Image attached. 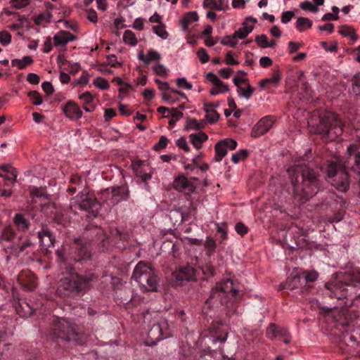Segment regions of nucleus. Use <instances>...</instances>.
<instances>
[{"label": "nucleus", "mask_w": 360, "mask_h": 360, "mask_svg": "<svg viewBox=\"0 0 360 360\" xmlns=\"http://www.w3.org/2000/svg\"><path fill=\"white\" fill-rule=\"evenodd\" d=\"M15 238V233L10 227L6 228L0 236V244L3 243V240L13 241Z\"/></svg>", "instance_id": "c9c22d12"}, {"label": "nucleus", "mask_w": 360, "mask_h": 360, "mask_svg": "<svg viewBox=\"0 0 360 360\" xmlns=\"http://www.w3.org/2000/svg\"><path fill=\"white\" fill-rule=\"evenodd\" d=\"M225 62L229 65H236L239 63L238 60L234 58L233 54L231 51L226 53Z\"/></svg>", "instance_id": "052dcab7"}, {"label": "nucleus", "mask_w": 360, "mask_h": 360, "mask_svg": "<svg viewBox=\"0 0 360 360\" xmlns=\"http://www.w3.org/2000/svg\"><path fill=\"white\" fill-rule=\"evenodd\" d=\"M76 37L70 32L60 30L53 37V44L56 47H65L70 41H74Z\"/></svg>", "instance_id": "dca6fc26"}, {"label": "nucleus", "mask_w": 360, "mask_h": 360, "mask_svg": "<svg viewBox=\"0 0 360 360\" xmlns=\"http://www.w3.org/2000/svg\"><path fill=\"white\" fill-rule=\"evenodd\" d=\"M330 291V297L338 300L349 297L352 300L360 296V278L347 275L344 281H334L326 285Z\"/></svg>", "instance_id": "20e7f679"}, {"label": "nucleus", "mask_w": 360, "mask_h": 360, "mask_svg": "<svg viewBox=\"0 0 360 360\" xmlns=\"http://www.w3.org/2000/svg\"><path fill=\"white\" fill-rule=\"evenodd\" d=\"M108 193H111V203L117 204L120 201L126 199L127 195L126 189L124 187L113 188L110 191L108 189Z\"/></svg>", "instance_id": "412c9836"}, {"label": "nucleus", "mask_w": 360, "mask_h": 360, "mask_svg": "<svg viewBox=\"0 0 360 360\" xmlns=\"http://www.w3.org/2000/svg\"><path fill=\"white\" fill-rule=\"evenodd\" d=\"M281 79V75L278 72H276L269 77L262 79L259 82V86L262 89H267L272 86H277Z\"/></svg>", "instance_id": "aec40b11"}, {"label": "nucleus", "mask_w": 360, "mask_h": 360, "mask_svg": "<svg viewBox=\"0 0 360 360\" xmlns=\"http://www.w3.org/2000/svg\"><path fill=\"white\" fill-rule=\"evenodd\" d=\"M123 40L125 44H129L131 46H135L138 43L136 34L131 30H127L124 32Z\"/></svg>", "instance_id": "c756f323"}, {"label": "nucleus", "mask_w": 360, "mask_h": 360, "mask_svg": "<svg viewBox=\"0 0 360 360\" xmlns=\"http://www.w3.org/2000/svg\"><path fill=\"white\" fill-rule=\"evenodd\" d=\"M207 139V135L202 131H199L198 133H193L189 136L190 141L197 150H199L202 148L203 143L205 142Z\"/></svg>", "instance_id": "4be33fe9"}, {"label": "nucleus", "mask_w": 360, "mask_h": 360, "mask_svg": "<svg viewBox=\"0 0 360 360\" xmlns=\"http://www.w3.org/2000/svg\"><path fill=\"white\" fill-rule=\"evenodd\" d=\"M52 50V39L51 37H47L43 45V52L48 53Z\"/></svg>", "instance_id": "e2e57ef3"}, {"label": "nucleus", "mask_w": 360, "mask_h": 360, "mask_svg": "<svg viewBox=\"0 0 360 360\" xmlns=\"http://www.w3.org/2000/svg\"><path fill=\"white\" fill-rule=\"evenodd\" d=\"M176 144L179 149L184 150L188 153L190 151V147L188 146L186 139L184 137H180L176 141Z\"/></svg>", "instance_id": "603ef678"}, {"label": "nucleus", "mask_w": 360, "mask_h": 360, "mask_svg": "<svg viewBox=\"0 0 360 360\" xmlns=\"http://www.w3.org/2000/svg\"><path fill=\"white\" fill-rule=\"evenodd\" d=\"M294 190V198L304 203L315 195L320 188L318 174L306 165H296L288 169Z\"/></svg>", "instance_id": "f257e3e1"}, {"label": "nucleus", "mask_w": 360, "mask_h": 360, "mask_svg": "<svg viewBox=\"0 0 360 360\" xmlns=\"http://www.w3.org/2000/svg\"><path fill=\"white\" fill-rule=\"evenodd\" d=\"M197 56L202 63H206L210 60V56L207 51L203 48H200L197 51Z\"/></svg>", "instance_id": "864d4df0"}, {"label": "nucleus", "mask_w": 360, "mask_h": 360, "mask_svg": "<svg viewBox=\"0 0 360 360\" xmlns=\"http://www.w3.org/2000/svg\"><path fill=\"white\" fill-rule=\"evenodd\" d=\"M86 18L93 23H96L98 21V16L94 9H89L86 11Z\"/></svg>", "instance_id": "bf43d9fd"}, {"label": "nucleus", "mask_w": 360, "mask_h": 360, "mask_svg": "<svg viewBox=\"0 0 360 360\" xmlns=\"http://www.w3.org/2000/svg\"><path fill=\"white\" fill-rule=\"evenodd\" d=\"M173 186L176 191L186 195L192 193L195 189V185L193 181L188 179L184 175L176 177L173 182Z\"/></svg>", "instance_id": "f8f14e48"}, {"label": "nucleus", "mask_w": 360, "mask_h": 360, "mask_svg": "<svg viewBox=\"0 0 360 360\" xmlns=\"http://www.w3.org/2000/svg\"><path fill=\"white\" fill-rule=\"evenodd\" d=\"M34 62L33 58L30 56H25L21 59L15 58L11 60V65L13 67H17L19 70H23L27 66L32 64Z\"/></svg>", "instance_id": "a878e982"}, {"label": "nucleus", "mask_w": 360, "mask_h": 360, "mask_svg": "<svg viewBox=\"0 0 360 360\" xmlns=\"http://www.w3.org/2000/svg\"><path fill=\"white\" fill-rule=\"evenodd\" d=\"M205 246V248L207 250V252L210 254L213 252L214 249L216 248V243L213 239L210 238H207Z\"/></svg>", "instance_id": "4d7b16f0"}, {"label": "nucleus", "mask_w": 360, "mask_h": 360, "mask_svg": "<svg viewBox=\"0 0 360 360\" xmlns=\"http://www.w3.org/2000/svg\"><path fill=\"white\" fill-rule=\"evenodd\" d=\"M349 166V162H344L341 168L338 167L336 164L330 163L326 169L329 183L341 192L347 191L349 188V176L347 169Z\"/></svg>", "instance_id": "0eeeda50"}, {"label": "nucleus", "mask_w": 360, "mask_h": 360, "mask_svg": "<svg viewBox=\"0 0 360 360\" xmlns=\"http://www.w3.org/2000/svg\"><path fill=\"white\" fill-rule=\"evenodd\" d=\"M148 335L151 339V343H146V345H154L162 340L169 338L171 335V332L167 320L160 318L155 321L148 331Z\"/></svg>", "instance_id": "9d476101"}, {"label": "nucleus", "mask_w": 360, "mask_h": 360, "mask_svg": "<svg viewBox=\"0 0 360 360\" xmlns=\"http://www.w3.org/2000/svg\"><path fill=\"white\" fill-rule=\"evenodd\" d=\"M93 84L96 87H97L98 89H101V90L108 89L110 87V84H109L108 80L105 79V78H103L101 77H96L94 80Z\"/></svg>", "instance_id": "58836bf2"}, {"label": "nucleus", "mask_w": 360, "mask_h": 360, "mask_svg": "<svg viewBox=\"0 0 360 360\" xmlns=\"http://www.w3.org/2000/svg\"><path fill=\"white\" fill-rule=\"evenodd\" d=\"M205 126L204 121L198 122L195 119L188 120L186 125V128L188 130H201Z\"/></svg>", "instance_id": "2f4dec72"}, {"label": "nucleus", "mask_w": 360, "mask_h": 360, "mask_svg": "<svg viewBox=\"0 0 360 360\" xmlns=\"http://www.w3.org/2000/svg\"><path fill=\"white\" fill-rule=\"evenodd\" d=\"M143 23H144V19L143 18H137L134 20L132 27L133 28L138 30H143Z\"/></svg>", "instance_id": "338daca9"}, {"label": "nucleus", "mask_w": 360, "mask_h": 360, "mask_svg": "<svg viewBox=\"0 0 360 360\" xmlns=\"http://www.w3.org/2000/svg\"><path fill=\"white\" fill-rule=\"evenodd\" d=\"M274 117L271 115L262 118L253 127L251 131V136L257 138L266 133L273 126Z\"/></svg>", "instance_id": "9b49d317"}, {"label": "nucleus", "mask_w": 360, "mask_h": 360, "mask_svg": "<svg viewBox=\"0 0 360 360\" xmlns=\"http://www.w3.org/2000/svg\"><path fill=\"white\" fill-rule=\"evenodd\" d=\"M14 223L20 230H25L28 227V222L20 214H16L14 217Z\"/></svg>", "instance_id": "f704fd0d"}, {"label": "nucleus", "mask_w": 360, "mask_h": 360, "mask_svg": "<svg viewBox=\"0 0 360 360\" xmlns=\"http://www.w3.org/2000/svg\"><path fill=\"white\" fill-rule=\"evenodd\" d=\"M235 230L242 236H245L248 231V227L243 223H237L235 226Z\"/></svg>", "instance_id": "13d9d810"}, {"label": "nucleus", "mask_w": 360, "mask_h": 360, "mask_svg": "<svg viewBox=\"0 0 360 360\" xmlns=\"http://www.w3.org/2000/svg\"><path fill=\"white\" fill-rule=\"evenodd\" d=\"M52 330L56 338L65 341L75 340L77 335L75 325L62 318L54 321Z\"/></svg>", "instance_id": "6e6552de"}, {"label": "nucleus", "mask_w": 360, "mask_h": 360, "mask_svg": "<svg viewBox=\"0 0 360 360\" xmlns=\"http://www.w3.org/2000/svg\"><path fill=\"white\" fill-rule=\"evenodd\" d=\"M310 132L318 134L326 142L339 138L343 132V124L332 112H314L307 120Z\"/></svg>", "instance_id": "7ed1b4c3"}, {"label": "nucleus", "mask_w": 360, "mask_h": 360, "mask_svg": "<svg viewBox=\"0 0 360 360\" xmlns=\"http://www.w3.org/2000/svg\"><path fill=\"white\" fill-rule=\"evenodd\" d=\"M215 160L217 162L221 161L223 158L226 155L227 150L223 145V142L220 141L215 145Z\"/></svg>", "instance_id": "7c9ffc66"}, {"label": "nucleus", "mask_w": 360, "mask_h": 360, "mask_svg": "<svg viewBox=\"0 0 360 360\" xmlns=\"http://www.w3.org/2000/svg\"><path fill=\"white\" fill-rule=\"evenodd\" d=\"M78 98L83 103V105H88L94 101V96L89 91L79 94Z\"/></svg>", "instance_id": "a18cd8bd"}, {"label": "nucleus", "mask_w": 360, "mask_h": 360, "mask_svg": "<svg viewBox=\"0 0 360 360\" xmlns=\"http://www.w3.org/2000/svg\"><path fill=\"white\" fill-rule=\"evenodd\" d=\"M255 41L257 43L259 47L262 49L269 48V41L267 37L265 34L258 35L255 38Z\"/></svg>", "instance_id": "de8ad7c7"}, {"label": "nucleus", "mask_w": 360, "mask_h": 360, "mask_svg": "<svg viewBox=\"0 0 360 360\" xmlns=\"http://www.w3.org/2000/svg\"><path fill=\"white\" fill-rule=\"evenodd\" d=\"M203 6L214 10L224 11L228 7V0H204Z\"/></svg>", "instance_id": "5701e85b"}, {"label": "nucleus", "mask_w": 360, "mask_h": 360, "mask_svg": "<svg viewBox=\"0 0 360 360\" xmlns=\"http://www.w3.org/2000/svg\"><path fill=\"white\" fill-rule=\"evenodd\" d=\"M229 91L228 84H225L222 81L219 80L217 84L213 85L210 89V94L212 96H216L219 94H223Z\"/></svg>", "instance_id": "cd10ccee"}, {"label": "nucleus", "mask_w": 360, "mask_h": 360, "mask_svg": "<svg viewBox=\"0 0 360 360\" xmlns=\"http://www.w3.org/2000/svg\"><path fill=\"white\" fill-rule=\"evenodd\" d=\"M168 142V139L165 136H162L160 138L159 141L154 145L153 149L156 151H160L167 147Z\"/></svg>", "instance_id": "49530a36"}, {"label": "nucleus", "mask_w": 360, "mask_h": 360, "mask_svg": "<svg viewBox=\"0 0 360 360\" xmlns=\"http://www.w3.org/2000/svg\"><path fill=\"white\" fill-rule=\"evenodd\" d=\"M133 278L140 286L148 291H155L158 281L154 270L143 262H139L134 268Z\"/></svg>", "instance_id": "423d86ee"}, {"label": "nucleus", "mask_w": 360, "mask_h": 360, "mask_svg": "<svg viewBox=\"0 0 360 360\" xmlns=\"http://www.w3.org/2000/svg\"><path fill=\"white\" fill-rule=\"evenodd\" d=\"M40 245L42 248L48 250L54 243V238L51 232L47 229H42L38 233Z\"/></svg>", "instance_id": "6ab92c4d"}, {"label": "nucleus", "mask_w": 360, "mask_h": 360, "mask_svg": "<svg viewBox=\"0 0 360 360\" xmlns=\"http://www.w3.org/2000/svg\"><path fill=\"white\" fill-rule=\"evenodd\" d=\"M300 7L301 9L304 11H309L312 13H317L319 11V8L316 6H314L311 1H305L300 4Z\"/></svg>", "instance_id": "c03bdc74"}, {"label": "nucleus", "mask_w": 360, "mask_h": 360, "mask_svg": "<svg viewBox=\"0 0 360 360\" xmlns=\"http://www.w3.org/2000/svg\"><path fill=\"white\" fill-rule=\"evenodd\" d=\"M12 6L17 9L25 7L30 4V0H12Z\"/></svg>", "instance_id": "6e6d98bb"}, {"label": "nucleus", "mask_w": 360, "mask_h": 360, "mask_svg": "<svg viewBox=\"0 0 360 360\" xmlns=\"http://www.w3.org/2000/svg\"><path fill=\"white\" fill-rule=\"evenodd\" d=\"M255 89L252 87L249 84H247L246 88H243V86L237 89V92L239 96L244 97L247 100L250 99L252 96Z\"/></svg>", "instance_id": "72a5a7b5"}, {"label": "nucleus", "mask_w": 360, "mask_h": 360, "mask_svg": "<svg viewBox=\"0 0 360 360\" xmlns=\"http://www.w3.org/2000/svg\"><path fill=\"white\" fill-rule=\"evenodd\" d=\"M347 151L349 159H354L355 163L352 166V169L360 175V146L349 145Z\"/></svg>", "instance_id": "f3484780"}, {"label": "nucleus", "mask_w": 360, "mask_h": 360, "mask_svg": "<svg viewBox=\"0 0 360 360\" xmlns=\"http://www.w3.org/2000/svg\"><path fill=\"white\" fill-rule=\"evenodd\" d=\"M237 292L238 290L234 287L233 281L227 278L217 283L207 300V304L216 307L219 304L228 306Z\"/></svg>", "instance_id": "39448f33"}, {"label": "nucleus", "mask_w": 360, "mask_h": 360, "mask_svg": "<svg viewBox=\"0 0 360 360\" xmlns=\"http://www.w3.org/2000/svg\"><path fill=\"white\" fill-rule=\"evenodd\" d=\"M11 41V35L6 31L0 32V43L3 46L8 45Z\"/></svg>", "instance_id": "3c124183"}, {"label": "nucleus", "mask_w": 360, "mask_h": 360, "mask_svg": "<svg viewBox=\"0 0 360 360\" xmlns=\"http://www.w3.org/2000/svg\"><path fill=\"white\" fill-rule=\"evenodd\" d=\"M174 276L177 281H193L195 277V271L192 266L188 264L180 266L174 271Z\"/></svg>", "instance_id": "ddd939ff"}, {"label": "nucleus", "mask_w": 360, "mask_h": 360, "mask_svg": "<svg viewBox=\"0 0 360 360\" xmlns=\"http://www.w3.org/2000/svg\"><path fill=\"white\" fill-rule=\"evenodd\" d=\"M27 81L32 84H38L40 78L37 74L31 72L27 75Z\"/></svg>", "instance_id": "69168bd1"}, {"label": "nucleus", "mask_w": 360, "mask_h": 360, "mask_svg": "<svg viewBox=\"0 0 360 360\" xmlns=\"http://www.w3.org/2000/svg\"><path fill=\"white\" fill-rule=\"evenodd\" d=\"M352 91L355 95H360V78L359 75H355L353 78Z\"/></svg>", "instance_id": "8fccbe9b"}, {"label": "nucleus", "mask_w": 360, "mask_h": 360, "mask_svg": "<svg viewBox=\"0 0 360 360\" xmlns=\"http://www.w3.org/2000/svg\"><path fill=\"white\" fill-rule=\"evenodd\" d=\"M89 82V74L84 72L78 79L75 82L76 84H81L82 86H86Z\"/></svg>", "instance_id": "0e129e2a"}, {"label": "nucleus", "mask_w": 360, "mask_h": 360, "mask_svg": "<svg viewBox=\"0 0 360 360\" xmlns=\"http://www.w3.org/2000/svg\"><path fill=\"white\" fill-rule=\"evenodd\" d=\"M257 22V20L252 17H247L243 22L242 26L236 30L234 34L238 39H245L254 28V24Z\"/></svg>", "instance_id": "2eb2a0df"}, {"label": "nucleus", "mask_w": 360, "mask_h": 360, "mask_svg": "<svg viewBox=\"0 0 360 360\" xmlns=\"http://www.w3.org/2000/svg\"><path fill=\"white\" fill-rule=\"evenodd\" d=\"M27 96L34 105H39L42 103V98L38 91H30Z\"/></svg>", "instance_id": "37998d69"}, {"label": "nucleus", "mask_w": 360, "mask_h": 360, "mask_svg": "<svg viewBox=\"0 0 360 360\" xmlns=\"http://www.w3.org/2000/svg\"><path fill=\"white\" fill-rule=\"evenodd\" d=\"M223 142V145L226 147V148H229L230 150H234L237 147V142L236 140L232 139H226L221 140Z\"/></svg>", "instance_id": "5fc2aeb1"}, {"label": "nucleus", "mask_w": 360, "mask_h": 360, "mask_svg": "<svg viewBox=\"0 0 360 360\" xmlns=\"http://www.w3.org/2000/svg\"><path fill=\"white\" fill-rule=\"evenodd\" d=\"M294 16L292 11H285L281 15V22L284 24L289 22Z\"/></svg>", "instance_id": "774afa93"}, {"label": "nucleus", "mask_w": 360, "mask_h": 360, "mask_svg": "<svg viewBox=\"0 0 360 360\" xmlns=\"http://www.w3.org/2000/svg\"><path fill=\"white\" fill-rule=\"evenodd\" d=\"M198 20V15L195 11L186 13L182 18L181 23L184 30H186L188 26L193 22Z\"/></svg>", "instance_id": "b1692460"}, {"label": "nucleus", "mask_w": 360, "mask_h": 360, "mask_svg": "<svg viewBox=\"0 0 360 360\" xmlns=\"http://www.w3.org/2000/svg\"><path fill=\"white\" fill-rule=\"evenodd\" d=\"M219 118V113L214 110H207L205 119L210 124H213L218 121Z\"/></svg>", "instance_id": "a19ab883"}, {"label": "nucleus", "mask_w": 360, "mask_h": 360, "mask_svg": "<svg viewBox=\"0 0 360 360\" xmlns=\"http://www.w3.org/2000/svg\"><path fill=\"white\" fill-rule=\"evenodd\" d=\"M338 33L344 37L349 38L353 42L357 40V35L351 26L343 25L339 27Z\"/></svg>", "instance_id": "393cba45"}, {"label": "nucleus", "mask_w": 360, "mask_h": 360, "mask_svg": "<svg viewBox=\"0 0 360 360\" xmlns=\"http://www.w3.org/2000/svg\"><path fill=\"white\" fill-rule=\"evenodd\" d=\"M153 31L156 35L162 39H166L168 37V33L165 30V25L162 24L154 25L153 27Z\"/></svg>", "instance_id": "4c0bfd02"}, {"label": "nucleus", "mask_w": 360, "mask_h": 360, "mask_svg": "<svg viewBox=\"0 0 360 360\" xmlns=\"http://www.w3.org/2000/svg\"><path fill=\"white\" fill-rule=\"evenodd\" d=\"M138 59L143 61L146 65H149L152 62H158L161 59V56L158 51L150 49L146 54L140 51L138 54Z\"/></svg>", "instance_id": "a211bd4d"}, {"label": "nucleus", "mask_w": 360, "mask_h": 360, "mask_svg": "<svg viewBox=\"0 0 360 360\" xmlns=\"http://www.w3.org/2000/svg\"><path fill=\"white\" fill-rule=\"evenodd\" d=\"M248 155V152L246 149L239 150L238 152L232 155L231 160L234 163H238L240 160H244Z\"/></svg>", "instance_id": "79ce46f5"}, {"label": "nucleus", "mask_w": 360, "mask_h": 360, "mask_svg": "<svg viewBox=\"0 0 360 360\" xmlns=\"http://www.w3.org/2000/svg\"><path fill=\"white\" fill-rule=\"evenodd\" d=\"M176 84L179 86H184L186 89L190 90L193 86L191 83L188 82L185 77L178 78L176 79Z\"/></svg>", "instance_id": "680f3d73"}, {"label": "nucleus", "mask_w": 360, "mask_h": 360, "mask_svg": "<svg viewBox=\"0 0 360 360\" xmlns=\"http://www.w3.org/2000/svg\"><path fill=\"white\" fill-rule=\"evenodd\" d=\"M312 21L304 17H300L297 18L295 22L296 28L300 32H304L306 29L311 28L312 26Z\"/></svg>", "instance_id": "bb28decb"}, {"label": "nucleus", "mask_w": 360, "mask_h": 360, "mask_svg": "<svg viewBox=\"0 0 360 360\" xmlns=\"http://www.w3.org/2000/svg\"><path fill=\"white\" fill-rule=\"evenodd\" d=\"M132 89L133 87L130 84H124V85L119 89V98L122 100Z\"/></svg>", "instance_id": "09e8293b"}, {"label": "nucleus", "mask_w": 360, "mask_h": 360, "mask_svg": "<svg viewBox=\"0 0 360 360\" xmlns=\"http://www.w3.org/2000/svg\"><path fill=\"white\" fill-rule=\"evenodd\" d=\"M238 42V39L235 36L233 33L232 35H228L224 37L221 43L224 46H229L230 47H235Z\"/></svg>", "instance_id": "e433bc0d"}, {"label": "nucleus", "mask_w": 360, "mask_h": 360, "mask_svg": "<svg viewBox=\"0 0 360 360\" xmlns=\"http://www.w3.org/2000/svg\"><path fill=\"white\" fill-rule=\"evenodd\" d=\"M72 207H78L81 210L86 211L92 215L98 214L100 205L92 194L81 193L77 195L71 204Z\"/></svg>", "instance_id": "1a4fd4ad"}, {"label": "nucleus", "mask_w": 360, "mask_h": 360, "mask_svg": "<svg viewBox=\"0 0 360 360\" xmlns=\"http://www.w3.org/2000/svg\"><path fill=\"white\" fill-rule=\"evenodd\" d=\"M61 108L65 116L72 120H77L82 117L83 113L79 106L72 101H68Z\"/></svg>", "instance_id": "4468645a"}, {"label": "nucleus", "mask_w": 360, "mask_h": 360, "mask_svg": "<svg viewBox=\"0 0 360 360\" xmlns=\"http://www.w3.org/2000/svg\"><path fill=\"white\" fill-rule=\"evenodd\" d=\"M301 277L298 276H289L285 283V288L288 289H296L299 287Z\"/></svg>", "instance_id": "473e14b6"}, {"label": "nucleus", "mask_w": 360, "mask_h": 360, "mask_svg": "<svg viewBox=\"0 0 360 360\" xmlns=\"http://www.w3.org/2000/svg\"><path fill=\"white\" fill-rule=\"evenodd\" d=\"M59 264L65 271L63 272V277L60 279L59 285L56 291L59 297H70L75 292L86 290L89 288L90 283L96 276L93 273H86L83 276L75 272L70 263H67L62 251L57 250Z\"/></svg>", "instance_id": "f03ea898"}, {"label": "nucleus", "mask_w": 360, "mask_h": 360, "mask_svg": "<svg viewBox=\"0 0 360 360\" xmlns=\"http://www.w3.org/2000/svg\"><path fill=\"white\" fill-rule=\"evenodd\" d=\"M283 329L284 328H279L275 324H270V326L266 329V336L271 340L279 338Z\"/></svg>", "instance_id": "c85d7f7f"}, {"label": "nucleus", "mask_w": 360, "mask_h": 360, "mask_svg": "<svg viewBox=\"0 0 360 360\" xmlns=\"http://www.w3.org/2000/svg\"><path fill=\"white\" fill-rule=\"evenodd\" d=\"M152 68L155 73L160 77H167L168 75V70L162 64L158 63L153 66Z\"/></svg>", "instance_id": "ea45409f"}]
</instances>
